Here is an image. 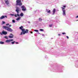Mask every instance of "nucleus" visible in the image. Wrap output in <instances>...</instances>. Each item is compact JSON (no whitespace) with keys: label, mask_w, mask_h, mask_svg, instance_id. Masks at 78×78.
I'll return each mask as SVG.
<instances>
[{"label":"nucleus","mask_w":78,"mask_h":78,"mask_svg":"<svg viewBox=\"0 0 78 78\" xmlns=\"http://www.w3.org/2000/svg\"><path fill=\"white\" fill-rule=\"evenodd\" d=\"M19 28L22 31V32H21L20 34V35L25 34V33H28V30L27 29L26 31H25V29H23V27H22V26H21V27H20Z\"/></svg>","instance_id":"f257e3e1"},{"label":"nucleus","mask_w":78,"mask_h":78,"mask_svg":"<svg viewBox=\"0 0 78 78\" xmlns=\"http://www.w3.org/2000/svg\"><path fill=\"white\" fill-rule=\"evenodd\" d=\"M66 5H63L62 7L61 8L62 9V14L64 16H66Z\"/></svg>","instance_id":"f03ea898"},{"label":"nucleus","mask_w":78,"mask_h":78,"mask_svg":"<svg viewBox=\"0 0 78 78\" xmlns=\"http://www.w3.org/2000/svg\"><path fill=\"white\" fill-rule=\"evenodd\" d=\"M16 11L17 12V14H15L14 16L16 17H19V16H20V15H19V11H20V8L18 7H16Z\"/></svg>","instance_id":"7ed1b4c3"},{"label":"nucleus","mask_w":78,"mask_h":78,"mask_svg":"<svg viewBox=\"0 0 78 78\" xmlns=\"http://www.w3.org/2000/svg\"><path fill=\"white\" fill-rule=\"evenodd\" d=\"M2 28H4V29H5L6 30H7L8 31H12V30L11 28L10 27H9L7 26H3Z\"/></svg>","instance_id":"20e7f679"},{"label":"nucleus","mask_w":78,"mask_h":78,"mask_svg":"<svg viewBox=\"0 0 78 78\" xmlns=\"http://www.w3.org/2000/svg\"><path fill=\"white\" fill-rule=\"evenodd\" d=\"M16 3V5H19V6H22V3L21 2V0H17Z\"/></svg>","instance_id":"39448f33"},{"label":"nucleus","mask_w":78,"mask_h":78,"mask_svg":"<svg viewBox=\"0 0 78 78\" xmlns=\"http://www.w3.org/2000/svg\"><path fill=\"white\" fill-rule=\"evenodd\" d=\"M7 33H8V32L5 31H3L2 32V33L0 32V34L1 35H2L3 34L5 35L7 34Z\"/></svg>","instance_id":"423d86ee"},{"label":"nucleus","mask_w":78,"mask_h":78,"mask_svg":"<svg viewBox=\"0 0 78 78\" xmlns=\"http://www.w3.org/2000/svg\"><path fill=\"white\" fill-rule=\"evenodd\" d=\"M13 41H14L13 39L9 40H7L5 41V42H6V43H9L10 42Z\"/></svg>","instance_id":"0eeeda50"},{"label":"nucleus","mask_w":78,"mask_h":78,"mask_svg":"<svg viewBox=\"0 0 78 78\" xmlns=\"http://www.w3.org/2000/svg\"><path fill=\"white\" fill-rule=\"evenodd\" d=\"M21 8H22V11H26V8L24 5L21 6Z\"/></svg>","instance_id":"6e6552de"},{"label":"nucleus","mask_w":78,"mask_h":78,"mask_svg":"<svg viewBox=\"0 0 78 78\" xmlns=\"http://www.w3.org/2000/svg\"><path fill=\"white\" fill-rule=\"evenodd\" d=\"M5 2L7 5H8L9 4V2L8 1V0H5Z\"/></svg>","instance_id":"1a4fd4ad"},{"label":"nucleus","mask_w":78,"mask_h":78,"mask_svg":"<svg viewBox=\"0 0 78 78\" xmlns=\"http://www.w3.org/2000/svg\"><path fill=\"white\" fill-rule=\"evenodd\" d=\"M55 12H56V9H54L52 10V15H54L55 14Z\"/></svg>","instance_id":"9d476101"},{"label":"nucleus","mask_w":78,"mask_h":78,"mask_svg":"<svg viewBox=\"0 0 78 78\" xmlns=\"http://www.w3.org/2000/svg\"><path fill=\"white\" fill-rule=\"evenodd\" d=\"M10 35H11V36L10 35L9 36V38H13V37H14V35L13 34H10Z\"/></svg>","instance_id":"9b49d317"},{"label":"nucleus","mask_w":78,"mask_h":78,"mask_svg":"<svg viewBox=\"0 0 78 78\" xmlns=\"http://www.w3.org/2000/svg\"><path fill=\"white\" fill-rule=\"evenodd\" d=\"M46 12H47V13H48V14H51V11L50 10H49L48 9H46Z\"/></svg>","instance_id":"f8f14e48"},{"label":"nucleus","mask_w":78,"mask_h":78,"mask_svg":"<svg viewBox=\"0 0 78 78\" xmlns=\"http://www.w3.org/2000/svg\"><path fill=\"white\" fill-rule=\"evenodd\" d=\"M5 18V16H2L0 18V19H4Z\"/></svg>","instance_id":"ddd939ff"},{"label":"nucleus","mask_w":78,"mask_h":78,"mask_svg":"<svg viewBox=\"0 0 78 78\" xmlns=\"http://www.w3.org/2000/svg\"><path fill=\"white\" fill-rule=\"evenodd\" d=\"M21 19V17H18L16 19V20L18 21L20 20V19Z\"/></svg>","instance_id":"4468645a"},{"label":"nucleus","mask_w":78,"mask_h":78,"mask_svg":"<svg viewBox=\"0 0 78 78\" xmlns=\"http://www.w3.org/2000/svg\"><path fill=\"white\" fill-rule=\"evenodd\" d=\"M21 17H23V13H21L20 15Z\"/></svg>","instance_id":"2eb2a0df"},{"label":"nucleus","mask_w":78,"mask_h":78,"mask_svg":"<svg viewBox=\"0 0 78 78\" xmlns=\"http://www.w3.org/2000/svg\"><path fill=\"white\" fill-rule=\"evenodd\" d=\"M0 44H4V42L3 41H0Z\"/></svg>","instance_id":"dca6fc26"},{"label":"nucleus","mask_w":78,"mask_h":78,"mask_svg":"<svg viewBox=\"0 0 78 78\" xmlns=\"http://www.w3.org/2000/svg\"><path fill=\"white\" fill-rule=\"evenodd\" d=\"M39 30H40V31H44V29H40Z\"/></svg>","instance_id":"f3484780"},{"label":"nucleus","mask_w":78,"mask_h":78,"mask_svg":"<svg viewBox=\"0 0 78 78\" xmlns=\"http://www.w3.org/2000/svg\"><path fill=\"white\" fill-rule=\"evenodd\" d=\"M34 31H35V32H39V31L37 30H34Z\"/></svg>","instance_id":"a211bd4d"},{"label":"nucleus","mask_w":78,"mask_h":78,"mask_svg":"<svg viewBox=\"0 0 78 78\" xmlns=\"http://www.w3.org/2000/svg\"><path fill=\"white\" fill-rule=\"evenodd\" d=\"M15 42H16L15 41H13V42H11V44H14V43H15Z\"/></svg>","instance_id":"6ab92c4d"},{"label":"nucleus","mask_w":78,"mask_h":78,"mask_svg":"<svg viewBox=\"0 0 78 78\" xmlns=\"http://www.w3.org/2000/svg\"><path fill=\"white\" fill-rule=\"evenodd\" d=\"M41 20H42V19H41L40 18L39 19V21H41Z\"/></svg>","instance_id":"aec40b11"},{"label":"nucleus","mask_w":78,"mask_h":78,"mask_svg":"<svg viewBox=\"0 0 78 78\" xmlns=\"http://www.w3.org/2000/svg\"><path fill=\"white\" fill-rule=\"evenodd\" d=\"M52 26H53V24H50L49 25V27H52Z\"/></svg>","instance_id":"412c9836"},{"label":"nucleus","mask_w":78,"mask_h":78,"mask_svg":"<svg viewBox=\"0 0 78 78\" xmlns=\"http://www.w3.org/2000/svg\"><path fill=\"white\" fill-rule=\"evenodd\" d=\"M12 22L13 23H15V20H12Z\"/></svg>","instance_id":"4be33fe9"},{"label":"nucleus","mask_w":78,"mask_h":78,"mask_svg":"<svg viewBox=\"0 0 78 78\" xmlns=\"http://www.w3.org/2000/svg\"><path fill=\"white\" fill-rule=\"evenodd\" d=\"M4 37L6 39H8V37L7 36L5 37Z\"/></svg>","instance_id":"5701e85b"},{"label":"nucleus","mask_w":78,"mask_h":78,"mask_svg":"<svg viewBox=\"0 0 78 78\" xmlns=\"http://www.w3.org/2000/svg\"><path fill=\"white\" fill-rule=\"evenodd\" d=\"M2 24H5V22L4 21H2Z\"/></svg>","instance_id":"b1692460"},{"label":"nucleus","mask_w":78,"mask_h":78,"mask_svg":"<svg viewBox=\"0 0 78 78\" xmlns=\"http://www.w3.org/2000/svg\"><path fill=\"white\" fill-rule=\"evenodd\" d=\"M66 34V33L65 32L62 33V34Z\"/></svg>","instance_id":"393cba45"},{"label":"nucleus","mask_w":78,"mask_h":78,"mask_svg":"<svg viewBox=\"0 0 78 78\" xmlns=\"http://www.w3.org/2000/svg\"><path fill=\"white\" fill-rule=\"evenodd\" d=\"M10 15L11 16H14V15L13 14H10Z\"/></svg>","instance_id":"a878e982"},{"label":"nucleus","mask_w":78,"mask_h":78,"mask_svg":"<svg viewBox=\"0 0 78 78\" xmlns=\"http://www.w3.org/2000/svg\"><path fill=\"white\" fill-rule=\"evenodd\" d=\"M9 25V23H7V24H6V26H8V25Z\"/></svg>","instance_id":"bb28decb"},{"label":"nucleus","mask_w":78,"mask_h":78,"mask_svg":"<svg viewBox=\"0 0 78 78\" xmlns=\"http://www.w3.org/2000/svg\"><path fill=\"white\" fill-rule=\"evenodd\" d=\"M16 44H19V43L18 42H16Z\"/></svg>","instance_id":"cd10ccee"},{"label":"nucleus","mask_w":78,"mask_h":78,"mask_svg":"<svg viewBox=\"0 0 78 78\" xmlns=\"http://www.w3.org/2000/svg\"><path fill=\"white\" fill-rule=\"evenodd\" d=\"M66 37L67 39H69V37H68V36H66Z\"/></svg>","instance_id":"c85d7f7f"},{"label":"nucleus","mask_w":78,"mask_h":78,"mask_svg":"<svg viewBox=\"0 0 78 78\" xmlns=\"http://www.w3.org/2000/svg\"><path fill=\"white\" fill-rule=\"evenodd\" d=\"M78 18V15L76 16V18Z\"/></svg>","instance_id":"c756f323"},{"label":"nucleus","mask_w":78,"mask_h":78,"mask_svg":"<svg viewBox=\"0 0 78 78\" xmlns=\"http://www.w3.org/2000/svg\"><path fill=\"white\" fill-rule=\"evenodd\" d=\"M9 27H11V25H10L9 26Z\"/></svg>","instance_id":"7c9ffc66"},{"label":"nucleus","mask_w":78,"mask_h":78,"mask_svg":"<svg viewBox=\"0 0 78 78\" xmlns=\"http://www.w3.org/2000/svg\"><path fill=\"white\" fill-rule=\"evenodd\" d=\"M5 17H6V18H7V16H5Z\"/></svg>","instance_id":"2f4dec72"},{"label":"nucleus","mask_w":78,"mask_h":78,"mask_svg":"<svg viewBox=\"0 0 78 78\" xmlns=\"http://www.w3.org/2000/svg\"><path fill=\"white\" fill-rule=\"evenodd\" d=\"M28 23H30V22L28 21Z\"/></svg>","instance_id":"473e14b6"},{"label":"nucleus","mask_w":78,"mask_h":78,"mask_svg":"<svg viewBox=\"0 0 78 78\" xmlns=\"http://www.w3.org/2000/svg\"><path fill=\"white\" fill-rule=\"evenodd\" d=\"M42 36H44V34H42Z\"/></svg>","instance_id":"72a5a7b5"},{"label":"nucleus","mask_w":78,"mask_h":78,"mask_svg":"<svg viewBox=\"0 0 78 78\" xmlns=\"http://www.w3.org/2000/svg\"><path fill=\"white\" fill-rule=\"evenodd\" d=\"M30 33H31V34H33V32H30Z\"/></svg>","instance_id":"f704fd0d"},{"label":"nucleus","mask_w":78,"mask_h":78,"mask_svg":"<svg viewBox=\"0 0 78 78\" xmlns=\"http://www.w3.org/2000/svg\"><path fill=\"white\" fill-rule=\"evenodd\" d=\"M58 36H61V34H58Z\"/></svg>","instance_id":"c9c22d12"},{"label":"nucleus","mask_w":78,"mask_h":78,"mask_svg":"<svg viewBox=\"0 0 78 78\" xmlns=\"http://www.w3.org/2000/svg\"><path fill=\"white\" fill-rule=\"evenodd\" d=\"M76 21H78V20H76Z\"/></svg>","instance_id":"e433bc0d"},{"label":"nucleus","mask_w":78,"mask_h":78,"mask_svg":"<svg viewBox=\"0 0 78 78\" xmlns=\"http://www.w3.org/2000/svg\"><path fill=\"white\" fill-rule=\"evenodd\" d=\"M39 34H40V33H39Z\"/></svg>","instance_id":"4c0bfd02"}]
</instances>
